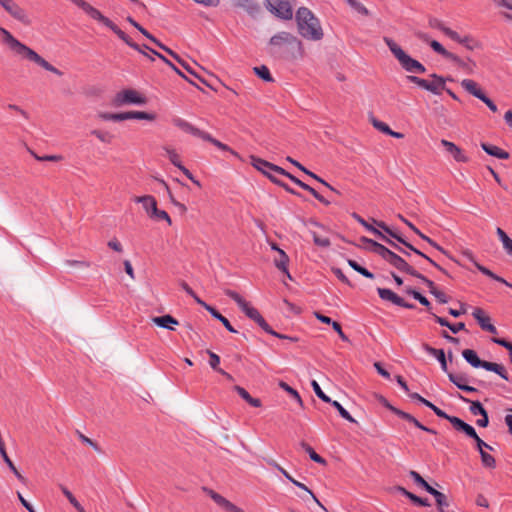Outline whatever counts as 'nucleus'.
<instances>
[{
    "mask_svg": "<svg viewBox=\"0 0 512 512\" xmlns=\"http://www.w3.org/2000/svg\"><path fill=\"white\" fill-rule=\"evenodd\" d=\"M352 9H354L357 13L368 16L369 10L358 0H346Z\"/></svg>",
    "mask_w": 512,
    "mask_h": 512,
    "instance_id": "obj_50",
    "label": "nucleus"
},
{
    "mask_svg": "<svg viewBox=\"0 0 512 512\" xmlns=\"http://www.w3.org/2000/svg\"><path fill=\"white\" fill-rule=\"evenodd\" d=\"M383 40L405 71L411 73H425L426 68L418 60L413 59L405 53L393 39L384 37Z\"/></svg>",
    "mask_w": 512,
    "mask_h": 512,
    "instance_id": "obj_4",
    "label": "nucleus"
},
{
    "mask_svg": "<svg viewBox=\"0 0 512 512\" xmlns=\"http://www.w3.org/2000/svg\"><path fill=\"white\" fill-rule=\"evenodd\" d=\"M291 483H293L296 487L306 491L310 495V497L313 499V501L317 505H319L323 510L326 511V508L323 506V504L319 501V499L314 495V493L305 484L295 480L294 478H293V481H291Z\"/></svg>",
    "mask_w": 512,
    "mask_h": 512,
    "instance_id": "obj_48",
    "label": "nucleus"
},
{
    "mask_svg": "<svg viewBox=\"0 0 512 512\" xmlns=\"http://www.w3.org/2000/svg\"><path fill=\"white\" fill-rule=\"evenodd\" d=\"M233 6L245 10L249 15L254 16L260 11V6L254 0H232Z\"/></svg>",
    "mask_w": 512,
    "mask_h": 512,
    "instance_id": "obj_18",
    "label": "nucleus"
},
{
    "mask_svg": "<svg viewBox=\"0 0 512 512\" xmlns=\"http://www.w3.org/2000/svg\"><path fill=\"white\" fill-rule=\"evenodd\" d=\"M162 149L166 153V156L170 160V162L176 166L179 170L182 171V168H186L182 165L180 161V156L177 154L176 150L171 148L170 146H163Z\"/></svg>",
    "mask_w": 512,
    "mask_h": 512,
    "instance_id": "obj_33",
    "label": "nucleus"
},
{
    "mask_svg": "<svg viewBox=\"0 0 512 512\" xmlns=\"http://www.w3.org/2000/svg\"><path fill=\"white\" fill-rule=\"evenodd\" d=\"M429 44L436 53L440 54L444 58L449 59L455 63H462V60L457 55L446 50L438 41L431 40Z\"/></svg>",
    "mask_w": 512,
    "mask_h": 512,
    "instance_id": "obj_22",
    "label": "nucleus"
},
{
    "mask_svg": "<svg viewBox=\"0 0 512 512\" xmlns=\"http://www.w3.org/2000/svg\"><path fill=\"white\" fill-rule=\"evenodd\" d=\"M413 277L421 280L428 287L429 292L431 294H433L437 290V287L435 286L434 282L425 277L424 275H422L421 273H419L418 271H416V275H413Z\"/></svg>",
    "mask_w": 512,
    "mask_h": 512,
    "instance_id": "obj_54",
    "label": "nucleus"
},
{
    "mask_svg": "<svg viewBox=\"0 0 512 512\" xmlns=\"http://www.w3.org/2000/svg\"><path fill=\"white\" fill-rule=\"evenodd\" d=\"M441 145L446 149V151L454 158L457 162H468V157L463 153V151L453 142L442 139Z\"/></svg>",
    "mask_w": 512,
    "mask_h": 512,
    "instance_id": "obj_17",
    "label": "nucleus"
},
{
    "mask_svg": "<svg viewBox=\"0 0 512 512\" xmlns=\"http://www.w3.org/2000/svg\"><path fill=\"white\" fill-rule=\"evenodd\" d=\"M96 21L102 23L107 28L111 29L121 40H123L128 46L136 51H141L140 46L133 42L126 33H124L117 25H115L109 18L105 17L101 12L95 17Z\"/></svg>",
    "mask_w": 512,
    "mask_h": 512,
    "instance_id": "obj_12",
    "label": "nucleus"
},
{
    "mask_svg": "<svg viewBox=\"0 0 512 512\" xmlns=\"http://www.w3.org/2000/svg\"><path fill=\"white\" fill-rule=\"evenodd\" d=\"M432 80L429 81L428 91L439 95L445 89V79L437 74L431 75Z\"/></svg>",
    "mask_w": 512,
    "mask_h": 512,
    "instance_id": "obj_24",
    "label": "nucleus"
},
{
    "mask_svg": "<svg viewBox=\"0 0 512 512\" xmlns=\"http://www.w3.org/2000/svg\"><path fill=\"white\" fill-rule=\"evenodd\" d=\"M431 495L434 496L436 504L438 505L440 512H441V509H444L445 507L449 506L447 497L442 492H439L438 490L435 489L434 492L431 491Z\"/></svg>",
    "mask_w": 512,
    "mask_h": 512,
    "instance_id": "obj_46",
    "label": "nucleus"
},
{
    "mask_svg": "<svg viewBox=\"0 0 512 512\" xmlns=\"http://www.w3.org/2000/svg\"><path fill=\"white\" fill-rule=\"evenodd\" d=\"M155 114L144 112V111H129L125 112V120L138 119V120H155Z\"/></svg>",
    "mask_w": 512,
    "mask_h": 512,
    "instance_id": "obj_35",
    "label": "nucleus"
},
{
    "mask_svg": "<svg viewBox=\"0 0 512 512\" xmlns=\"http://www.w3.org/2000/svg\"><path fill=\"white\" fill-rule=\"evenodd\" d=\"M99 118L105 121H124L125 120V112L120 113H109V112H101L98 114Z\"/></svg>",
    "mask_w": 512,
    "mask_h": 512,
    "instance_id": "obj_45",
    "label": "nucleus"
},
{
    "mask_svg": "<svg viewBox=\"0 0 512 512\" xmlns=\"http://www.w3.org/2000/svg\"><path fill=\"white\" fill-rule=\"evenodd\" d=\"M496 233L502 243L503 249L508 255L512 256V239L500 227L496 229Z\"/></svg>",
    "mask_w": 512,
    "mask_h": 512,
    "instance_id": "obj_32",
    "label": "nucleus"
},
{
    "mask_svg": "<svg viewBox=\"0 0 512 512\" xmlns=\"http://www.w3.org/2000/svg\"><path fill=\"white\" fill-rule=\"evenodd\" d=\"M482 368L487 371H492L494 373H498L499 370H502V365L498 364V363H494V362L484 361Z\"/></svg>",
    "mask_w": 512,
    "mask_h": 512,
    "instance_id": "obj_58",
    "label": "nucleus"
},
{
    "mask_svg": "<svg viewBox=\"0 0 512 512\" xmlns=\"http://www.w3.org/2000/svg\"><path fill=\"white\" fill-rule=\"evenodd\" d=\"M72 3H74L76 6L81 8L88 16H90L92 19H95L96 16L99 14V10L91 6L89 3H87L84 0H70Z\"/></svg>",
    "mask_w": 512,
    "mask_h": 512,
    "instance_id": "obj_34",
    "label": "nucleus"
},
{
    "mask_svg": "<svg viewBox=\"0 0 512 512\" xmlns=\"http://www.w3.org/2000/svg\"><path fill=\"white\" fill-rule=\"evenodd\" d=\"M329 403L338 411L342 418L349 421L350 423H356V420L338 401L331 400Z\"/></svg>",
    "mask_w": 512,
    "mask_h": 512,
    "instance_id": "obj_42",
    "label": "nucleus"
},
{
    "mask_svg": "<svg viewBox=\"0 0 512 512\" xmlns=\"http://www.w3.org/2000/svg\"><path fill=\"white\" fill-rule=\"evenodd\" d=\"M409 475L417 485L421 486L429 494H431V491H435V489L429 485L418 472L412 470L410 471Z\"/></svg>",
    "mask_w": 512,
    "mask_h": 512,
    "instance_id": "obj_38",
    "label": "nucleus"
},
{
    "mask_svg": "<svg viewBox=\"0 0 512 512\" xmlns=\"http://www.w3.org/2000/svg\"><path fill=\"white\" fill-rule=\"evenodd\" d=\"M311 386L315 394L323 401V402H331V398L327 396L321 389L320 385L316 380L311 381Z\"/></svg>",
    "mask_w": 512,
    "mask_h": 512,
    "instance_id": "obj_53",
    "label": "nucleus"
},
{
    "mask_svg": "<svg viewBox=\"0 0 512 512\" xmlns=\"http://www.w3.org/2000/svg\"><path fill=\"white\" fill-rule=\"evenodd\" d=\"M157 57L161 59L166 65H168L173 71H175L179 76L186 79V76L182 73L181 70H179L169 59H167L162 54H157Z\"/></svg>",
    "mask_w": 512,
    "mask_h": 512,
    "instance_id": "obj_59",
    "label": "nucleus"
},
{
    "mask_svg": "<svg viewBox=\"0 0 512 512\" xmlns=\"http://www.w3.org/2000/svg\"><path fill=\"white\" fill-rule=\"evenodd\" d=\"M463 358L474 368H482L483 360H480L477 353L472 349L462 351Z\"/></svg>",
    "mask_w": 512,
    "mask_h": 512,
    "instance_id": "obj_28",
    "label": "nucleus"
},
{
    "mask_svg": "<svg viewBox=\"0 0 512 512\" xmlns=\"http://www.w3.org/2000/svg\"><path fill=\"white\" fill-rule=\"evenodd\" d=\"M347 263L348 265L353 269L355 270L356 272H358L359 274H361L362 276L366 277V278H369V279H373L374 278V274L371 273L370 271H368L366 268L362 267L358 262H356L355 260H352V259H348L347 260Z\"/></svg>",
    "mask_w": 512,
    "mask_h": 512,
    "instance_id": "obj_41",
    "label": "nucleus"
},
{
    "mask_svg": "<svg viewBox=\"0 0 512 512\" xmlns=\"http://www.w3.org/2000/svg\"><path fill=\"white\" fill-rule=\"evenodd\" d=\"M407 80L428 91L429 81L417 76H407Z\"/></svg>",
    "mask_w": 512,
    "mask_h": 512,
    "instance_id": "obj_56",
    "label": "nucleus"
},
{
    "mask_svg": "<svg viewBox=\"0 0 512 512\" xmlns=\"http://www.w3.org/2000/svg\"><path fill=\"white\" fill-rule=\"evenodd\" d=\"M152 322L156 324L158 327L171 331L175 330V326L178 325L177 319L168 314L159 317H154L152 318Z\"/></svg>",
    "mask_w": 512,
    "mask_h": 512,
    "instance_id": "obj_21",
    "label": "nucleus"
},
{
    "mask_svg": "<svg viewBox=\"0 0 512 512\" xmlns=\"http://www.w3.org/2000/svg\"><path fill=\"white\" fill-rule=\"evenodd\" d=\"M279 386L284 390L286 391L289 395H291L296 401L297 403L302 406L303 405V401L301 399V396L300 394L294 389L292 388L291 386H289L287 383L281 381L279 383Z\"/></svg>",
    "mask_w": 512,
    "mask_h": 512,
    "instance_id": "obj_47",
    "label": "nucleus"
},
{
    "mask_svg": "<svg viewBox=\"0 0 512 512\" xmlns=\"http://www.w3.org/2000/svg\"><path fill=\"white\" fill-rule=\"evenodd\" d=\"M422 347L425 352H427L429 355H431L437 359V362H439L441 365V369L447 373L448 368H447L445 352L442 349L433 348L428 344H423Z\"/></svg>",
    "mask_w": 512,
    "mask_h": 512,
    "instance_id": "obj_20",
    "label": "nucleus"
},
{
    "mask_svg": "<svg viewBox=\"0 0 512 512\" xmlns=\"http://www.w3.org/2000/svg\"><path fill=\"white\" fill-rule=\"evenodd\" d=\"M472 316L483 330L492 334H497L498 331L496 327L491 323L490 317L486 315L483 309L475 308L472 312Z\"/></svg>",
    "mask_w": 512,
    "mask_h": 512,
    "instance_id": "obj_16",
    "label": "nucleus"
},
{
    "mask_svg": "<svg viewBox=\"0 0 512 512\" xmlns=\"http://www.w3.org/2000/svg\"><path fill=\"white\" fill-rule=\"evenodd\" d=\"M298 30L302 37L310 40H320L323 38V30L319 20L306 7H300L296 13Z\"/></svg>",
    "mask_w": 512,
    "mask_h": 512,
    "instance_id": "obj_2",
    "label": "nucleus"
},
{
    "mask_svg": "<svg viewBox=\"0 0 512 512\" xmlns=\"http://www.w3.org/2000/svg\"><path fill=\"white\" fill-rule=\"evenodd\" d=\"M378 250L379 256L398 271L407 273L411 276L416 275L417 270L414 269L413 266L410 265L401 256L397 255L387 247H378Z\"/></svg>",
    "mask_w": 512,
    "mask_h": 512,
    "instance_id": "obj_7",
    "label": "nucleus"
},
{
    "mask_svg": "<svg viewBox=\"0 0 512 512\" xmlns=\"http://www.w3.org/2000/svg\"><path fill=\"white\" fill-rule=\"evenodd\" d=\"M203 491L221 508L227 512H244L241 508L227 500L225 497L220 495L209 488H203Z\"/></svg>",
    "mask_w": 512,
    "mask_h": 512,
    "instance_id": "obj_13",
    "label": "nucleus"
},
{
    "mask_svg": "<svg viewBox=\"0 0 512 512\" xmlns=\"http://www.w3.org/2000/svg\"><path fill=\"white\" fill-rule=\"evenodd\" d=\"M0 6L16 21L25 26L32 24L29 13L15 0H0Z\"/></svg>",
    "mask_w": 512,
    "mask_h": 512,
    "instance_id": "obj_8",
    "label": "nucleus"
},
{
    "mask_svg": "<svg viewBox=\"0 0 512 512\" xmlns=\"http://www.w3.org/2000/svg\"><path fill=\"white\" fill-rule=\"evenodd\" d=\"M146 98L134 89H125L116 94L114 104L122 106L126 104L144 105Z\"/></svg>",
    "mask_w": 512,
    "mask_h": 512,
    "instance_id": "obj_11",
    "label": "nucleus"
},
{
    "mask_svg": "<svg viewBox=\"0 0 512 512\" xmlns=\"http://www.w3.org/2000/svg\"><path fill=\"white\" fill-rule=\"evenodd\" d=\"M250 159H251V165L255 169L262 172L265 176H267L275 184H280V180H278L275 177V174L283 175L285 173V170L283 168H281L280 166H277L275 164H272L266 160L258 158L256 156H251Z\"/></svg>",
    "mask_w": 512,
    "mask_h": 512,
    "instance_id": "obj_9",
    "label": "nucleus"
},
{
    "mask_svg": "<svg viewBox=\"0 0 512 512\" xmlns=\"http://www.w3.org/2000/svg\"><path fill=\"white\" fill-rule=\"evenodd\" d=\"M207 353L209 355V365L211 366V368L213 370L217 371L218 373L222 374L223 376H225L228 380H232L233 377L229 373H227L223 369L219 368L220 357L212 351H207Z\"/></svg>",
    "mask_w": 512,
    "mask_h": 512,
    "instance_id": "obj_29",
    "label": "nucleus"
},
{
    "mask_svg": "<svg viewBox=\"0 0 512 512\" xmlns=\"http://www.w3.org/2000/svg\"><path fill=\"white\" fill-rule=\"evenodd\" d=\"M352 217L360 224L362 225L365 229H367L368 231L372 232L374 235L378 236L379 238H381L382 240H387V237L380 231L378 230L377 228H375L374 226H372L371 224H369L365 219H363L359 214L357 213H352Z\"/></svg>",
    "mask_w": 512,
    "mask_h": 512,
    "instance_id": "obj_30",
    "label": "nucleus"
},
{
    "mask_svg": "<svg viewBox=\"0 0 512 512\" xmlns=\"http://www.w3.org/2000/svg\"><path fill=\"white\" fill-rule=\"evenodd\" d=\"M447 375L449 380L459 389L461 388V386L468 382V378L464 374H455L447 372Z\"/></svg>",
    "mask_w": 512,
    "mask_h": 512,
    "instance_id": "obj_44",
    "label": "nucleus"
},
{
    "mask_svg": "<svg viewBox=\"0 0 512 512\" xmlns=\"http://www.w3.org/2000/svg\"><path fill=\"white\" fill-rule=\"evenodd\" d=\"M379 297L384 301H390L394 305L404 307L407 309H413L415 306L411 303H407L404 301L403 298L398 296L396 293H394L392 290L388 288H378L377 289Z\"/></svg>",
    "mask_w": 512,
    "mask_h": 512,
    "instance_id": "obj_14",
    "label": "nucleus"
},
{
    "mask_svg": "<svg viewBox=\"0 0 512 512\" xmlns=\"http://www.w3.org/2000/svg\"><path fill=\"white\" fill-rule=\"evenodd\" d=\"M90 133L91 135L95 136L99 141L105 144H110L114 138L113 135L108 131L94 129Z\"/></svg>",
    "mask_w": 512,
    "mask_h": 512,
    "instance_id": "obj_43",
    "label": "nucleus"
},
{
    "mask_svg": "<svg viewBox=\"0 0 512 512\" xmlns=\"http://www.w3.org/2000/svg\"><path fill=\"white\" fill-rule=\"evenodd\" d=\"M372 221L379 228L383 229L389 236H391L392 238L396 239L399 243L403 244L406 247V249H405V248L399 246L398 244H396L395 242H393L389 238H387V240H384L386 243L391 245L394 249H396L397 251H399L400 253H402L403 255H405V256H407L409 258H411V252H413L414 254L418 255L419 257L424 258L425 260H427L430 264H432L434 267H436L439 271H441L445 275L449 276L448 272L444 268H442L440 265H438L429 256H427L426 254H424L420 250L416 249L413 245H411L410 243L406 242L401 236H399L396 233H394L384 222L377 221L375 219H372Z\"/></svg>",
    "mask_w": 512,
    "mask_h": 512,
    "instance_id": "obj_3",
    "label": "nucleus"
},
{
    "mask_svg": "<svg viewBox=\"0 0 512 512\" xmlns=\"http://www.w3.org/2000/svg\"><path fill=\"white\" fill-rule=\"evenodd\" d=\"M234 390L239 394V396L244 399L247 403H249L253 407H260L261 401L257 398L251 397V395L241 386H235Z\"/></svg>",
    "mask_w": 512,
    "mask_h": 512,
    "instance_id": "obj_36",
    "label": "nucleus"
},
{
    "mask_svg": "<svg viewBox=\"0 0 512 512\" xmlns=\"http://www.w3.org/2000/svg\"><path fill=\"white\" fill-rule=\"evenodd\" d=\"M225 295L232 299L241 311L251 320L256 322L266 333H272V328L260 314V312L250 305L239 293L234 290H225Z\"/></svg>",
    "mask_w": 512,
    "mask_h": 512,
    "instance_id": "obj_5",
    "label": "nucleus"
},
{
    "mask_svg": "<svg viewBox=\"0 0 512 512\" xmlns=\"http://www.w3.org/2000/svg\"><path fill=\"white\" fill-rule=\"evenodd\" d=\"M62 493L66 496V498L68 499V501L73 505V507L76 509V508H79V506L81 505L78 500L73 496V494L64 486V485H59Z\"/></svg>",
    "mask_w": 512,
    "mask_h": 512,
    "instance_id": "obj_57",
    "label": "nucleus"
},
{
    "mask_svg": "<svg viewBox=\"0 0 512 512\" xmlns=\"http://www.w3.org/2000/svg\"><path fill=\"white\" fill-rule=\"evenodd\" d=\"M480 457H481V462H482V464L485 467H487V468H495L496 461H495V458L492 455L488 454L484 450H481Z\"/></svg>",
    "mask_w": 512,
    "mask_h": 512,
    "instance_id": "obj_52",
    "label": "nucleus"
},
{
    "mask_svg": "<svg viewBox=\"0 0 512 512\" xmlns=\"http://www.w3.org/2000/svg\"><path fill=\"white\" fill-rule=\"evenodd\" d=\"M302 172H304L305 174H307L311 178L315 179L316 181L320 182L321 184H323L325 187H327L332 192H334L336 194H340V192L336 188L331 186L328 182H326L324 179H322L321 177H319L318 175H316L312 171L308 170L307 168H305V170H302Z\"/></svg>",
    "mask_w": 512,
    "mask_h": 512,
    "instance_id": "obj_51",
    "label": "nucleus"
},
{
    "mask_svg": "<svg viewBox=\"0 0 512 512\" xmlns=\"http://www.w3.org/2000/svg\"><path fill=\"white\" fill-rule=\"evenodd\" d=\"M430 408L438 417L448 420L450 415H448L446 412L435 406L432 402L429 401V404L426 406Z\"/></svg>",
    "mask_w": 512,
    "mask_h": 512,
    "instance_id": "obj_63",
    "label": "nucleus"
},
{
    "mask_svg": "<svg viewBox=\"0 0 512 512\" xmlns=\"http://www.w3.org/2000/svg\"><path fill=\"white\" fill-rule=\"evenodd\" d=\"M207 311L211 314L212 317H214L215 319L219 320L225 326V328L229 332H231V333H236L237 332L232 327V325L230 324L229 320L226 317H224L221 313H219L215 308L207 307Z\"/></svg>",
    "mask_w": 512,
    "mask_h": 512,
    "instance_id": "obj_37",
    "label": "nucleus"
},
{
    "mask_svg": "<svg viewBox=\"0 0 512 512\" xmlns=\"http://www.w3.org/2000/svg\"><path fill=\"white\" fill-rule=\"evenodd\" d=\"M482 149L490 156H494L498 159H508L509 153L502 150L496 145L482 143L481 144Z\"/></svg>",
    "mask_w": 512,
    "mask_h": 512,
    "instance_id": "obj_26",
    "label": "nucleus"
},
{
    "mask_svg": "<svg viewBox=\"0 0 512 512\" xmlns=\"http://www.w3.org/2000/svg\"><path fill=\"white\" fill-rule=\"evenodd\" d=\"M312 236H313V241H314L315 245H317L319 247L326 248V247H329L331 244L330 240L327 237L320 236L315 232L312 233Z\"/></svg>",
    "mask_w": 512,
    "mask_h": 512,
    "instance_id": "obj_55",
    "label": "nucleus"
},
{
    "mask_svg": "<svg viewBox=\"0 0 512 512\" xmlns=\"http://www.w3.org/2000/svg\"><path fill=\"white\" fill-rule=\"evenodd\" d=\"M460 399L464 402H467V403H470V412L473 414V415H483L485 413H487V411L485 410V408L483 407V405L479 402V401H470L469 399L463 397V396H460Z\"/></svg>",
    "mask_w": 512,
    "mask_h": 512,
    "instance_id": "obj_39",
    "label": "nucleus"
},
{
    "mask_svg": "<svg viewBox=\"0 0 512 512\" xmlns=\"http://www.w3.org/2000/svg\"><path fill=\"white\" fill-rule=\"evenodd\" d=\"M0 37L3 45L7 47V49L15 56L20 57L21 59H26L31 62H34L38 66L42 67L46 71H49L57 76H62L63 73L46 61L42 56H40L36 51L20 42L13 34L8 31L4 27H0Z\"/></svg>",
    "mask_w": 512,
    "mask_h": 512,
    "instance_id": "obj_1",
    "label": "nucleus"
},
{
    "mask_svg": "<svg viewBox=\"0 0 512 512\" xmlns=\"http://www.w3.org/2000/svg\"><path fill=\"white\" fill-rule=\"evenodd\" d=\"M302 447L305 449V451L309 454V457L312 461L319 463V464H325L326 461L324 458H322L319 454H317L314 449L309 446L306 443H302Z\"/></svg>",
    "mask_w": 512,
    "mask_h": 512,
    "instance_id": "obj_49",
    "label": "nucleus"
},
{
    "mask_svg": "<svg viewBox=\"0 0 512 512\" xmlns=\"http://www.w3.org/2000/svg\"><path fill=\"white\" fill-rule=\"evenodd\" d=\"M266 8L275 16L290 20L293 17L291 0H265Z\"/></svg>",
    "mask_w": 512,
    "mask_h": 512,
    "instance_id": "obj_10",
    "label": "nucleus"
},
{
    "mask_svg": "<svg viewBox=\"0 0 512 512\" xmlns=\"http://www.w3.org/2000/svg\"><path fill=\"white\" fill-rule=\"evenodd\" d=\"M462 88L467 91L469 94L473 95L474 97L478 98L479 100L484 97L485 93L482 91V89L478 86V84L471 79H463L461 81Z\"/></svg>",
    "mask_w": 512,
    "mask_h": 512,
    "instance_id": "obj_23",
    "label": "nucleus"
},
{
    "mask_svg": "<svg viewBox=\"0 0 512 512\" xmlns=\"http://www.w3.org/2000/svg\"><path fill=\"white\" fill-rule=\"evenodd\" d=\"M372 123H373V126H374L377 130H379V131L383 132L384 134L389 135V133H390L391 129H390V127H389L385 122H382V121H379V120H375V119H374Z\"/></svg>",
    "mask_w": 512,
    "mask_h": 512,
    "instance_id": "obj_61",
    "label": "nucleus"
},
{
    "mask_svg": "<svg viewBox=\"0 0 512 512\" xmlns=\"http://www.w3.org/2000/svg\"><path fill=\"white\" fill-rule=\"evenodd\" d=\"M295 38L288 32H280L275 34L270 39V44L273 46H281L286 43H290Z\"/></svg>",
    "mask_w": 512,
    "mask_h": 512,
    "instance_id": "obj_31",
    "label": "nucleus"
},
{
    "mask_svg": "<svg viewBox=\"0 0 512 512\" xmlns=\"http://www.w3.org/2000/svg\"><path fill=\"white\" fill-rule=\"evenodd\" d=\"M446 36H448L453 41H456L462 45H464L467 49L473 50L475 49L478 44L473 40L470 36H464L461 37L456 31L454 30H448L446 31Z\"/></svg>",
    "mask_w": 512,
    "mask_h": 512,
    "instance_id": "obj_19",
    "label": "nucleus"
},
{
    "mask_svg": "<svg viewBox=\"0 0 512 512\" xmlns=\"http://www.w3.org/2000/svg\"><path fill=\"white\" fill-rule=\"evenodd\" d=\"M202 140L204 141H207L211 144H213L215 147H217L218 149L222 150V151H227L229 152L231 155H233L234 157L236 158H239L240 159V156L239 154L234 151L233 149H231L228 145L220 142L219 140L215 139L211 134L209 133H205L204 137L202 138Z\"/></svg>",
    "mask_w": 512,
    "mask_h": 512,
    "instance_id": "obj_27",
    "label": "nucleus"
},
{
    "mask_svg": "<svg viewBox=\"0 0 512 512\" xmlns=\"http://www.w3.org/2000/svg\"><path fill=\"white\" fill-rule=\"evenodd\" d=\"M289 257L285 253L284 250H279L278 257L274 259V265L281 272L285 273L289 279H291V275L288 271Z\"/></svg>",
    "mask_w": 512,
    "mask_h": 512,
    "instance_id": "obj_25",
    "label": "nucleus"
},
{
    "mask_svg": "<svg viewBox=\"0 0 512 512\" xmlns=\"http://www.w3.org/2000/svg\"><path fill=\"white\" fill-rule=\"evenodd\" d=\"M255 74L265 82H273L274 79L267 66L261 65L253 68Z\"/></svg>",
    "mask_w": 512,
    "mask_h": 512,
    "instance_id": "obj_40",
    "label": "nucleus"
},
{
    "mask_svg": "<svg viewBox=\"0 0 512 512\" xmlns=\"http://www.w3.org/2000/svg\"><path fill=\"white\" fill-rule=\"evenodd\" d=\"M448 421L453 425V427L456 429V430H459L461 431L462 428L464 427L465 423L463 420H461L460 418L456 417V416H450L448 418Z\"/></svg>",
    "mask_w": 512,
    "mask_h": 512,
    "instance_id": "obj_64",
    "label": "nucleus"
},
{
    "mask_svg": "<svg viewBox=\"0 0 512 512\" xmlns=\"http://www.w3.org/2000/svg\"><path fill=\"white\" fill-rule=\"evenodd\" d=\"M133 200L136 203L142 204L144 210L150 218L156 220H164L168 225L172 224V220L169 214L166 211L157 208V201L155 197L151 195H144L137 196Z\"/></svg>",
    "mask_w": 512,
    "mask_h": 512,
    "instance_id": "obj_6",
    "label": "nucleus"
},
{
    "mask_svg": "<svg viewBox=\"0 0 512 512\" xmlns=\"http://www.w3.org/2000/svg\"><path fill=\"white\" fill-rule=\"evenodd\" d=\"M492 341L504 348H506L509 351L510 358L512 359V343L508 342L505 339L501 338H493Z\"/></svg>",
    "mask_w": 512,
    "mask_h": 512,
    "instance_id": "obj_62",
    "label": "nucleus"
},
{
    "mask_svg": "<svg viewBox=\"0 0 512 512\" xmlns=\"http://www.w3.org/2000/svg\"><path fill=\"white\" fill-rule=\"evenodd\" d=\"M172 123L174 126L179 128L183 132L188 133L194 137H198L200 139H202L206 133L205 131L200 130L199 128L195 127L187 120L180 118V117H174L172 119Z\"/></svg>",
    "mask_w": 512,
    "mask_h": 512,
    "instance_id": "obj_15",
    "label": "nucleus"
},
{
    "mask_svg": "<svg viewBox=\"0 0 512 512\" xmlns=\"http://www.w3.org/2000/svg\"><path fill=\"white\" fill-rule=\"evenodd\" d=\"M360 241L362 243L369 244L372 247L373 252H375L378 255H379L378 247H381V248L385 247L384 245H382V244H380V243H378V242H376V241H374L372 239H369L367 237H361Z\"/></svg>",
    "mask_w": 512,
    "mask_h": 512,
    "instance_id": "obj_60",
    "label": "nucleus"
}]
</instances>
